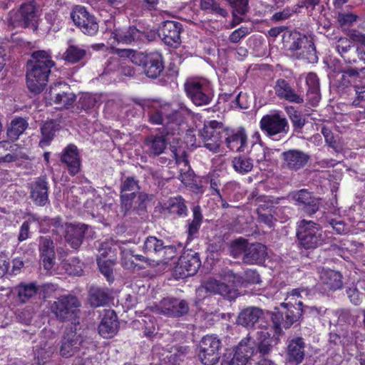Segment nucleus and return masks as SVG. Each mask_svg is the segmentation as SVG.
<instances>
[{
    "label": "nucleus",
    "mask_w": 365,
    "mask_h": 365,
    "mask_svg": "<svg viewBox=\"0 0 365 365\" xmlns=\"http://www.w3.org/2000/svg\"><path fill=\"white\" fill-rule=\"evenodd\" d=\"M56 66L48 52L43 50L35 51L31 59L27 62L26 86L34 95L41 93L48 81L51 68Z\"/></svg>",
    "instance_id": "1"
},
{
    "label": "nucleus",
    "mask_w": 365,
    "mask_h": 365,
    "mask_svg": "<svg viewBox=\"0 0 365 365\" xmlns=\"http://www.w3.org/2000/svg\"><path fill=\"white\" fill-rule=\"evenodd\" d=\"M349 37H341L336 41V51L346 64L357 69H365V34L352 30Z\"/></svg>",
    "instance_id": "2"
},
{
    "label": "nucleus",
    "mask_w": 365,
    "mask_h": 365,
    "mask_svg": "<svg viewBox=\"0 0 365 365\" xmlns=\"http://www.w3.org/2000/svg\"><path fill=\"white\" fill-rule=\"evenodd\" d=\"M81 302L75 295H61L51 305V312L61 322H71L76 327L79 324Z\"/></svg>",
    "instance_id": "3"
},
{
    "label": "nucleus",
    "mask_w": 365,
    "mask_h": 365,
    "mask_svg": "<svg viewBox=\"0 0 365 365\" xmlns=\"http://www.w3.org/2000/svg\"><path fill=\"white\" fill-rule=\"evenodd\" d=\"M120 52L123 53L121 56H131L133 62L142 66L144 73L150 78H157L164 71V58L158 51L134 53L133 50L123 49Z\"/></svg>",
    "instance_id": "4"
},
{
    "label": "nucleus",
    "mask_w": 365,
    "mask_h": 365,
    "mask_svg": "<svg viewBox=\"0 0 365 365\" xmlns=\"http://www.w3.org/2000/svg\"><path fill=\"white\" fill-rule=\"evenodd\" d=\"M283 44L291 51H300L301 58L307 60L309 63H314L318 61L313 41L299 31H287L283 36Z\"/></svg>",
    "instance_id": "5"
},
{
    "label": "nucleus",
    "mask_w": 365,
    "mask_h": 365,
    "mask_svg": "<svg viewBox=\"0 0 365 365\" xmlns=\"http://www.w3.org/2000/svg\"><path fill=\"white\" fill-rule=\"evenodd\" d=\"M321 226L311 220L299 222L297 237L299 245L305 250L315 249L322 244Z\"/></svg>",
    "instance_id": "6"
},
{
    "label": "nucleus",
    "mask_w": 365,
    "mask_h": 365,
    "mask_svg": "<svg viewBox=\"0 0 365 365\" xmlns=\"http://www.w3.org/2000/svg\"><path fill=\"white\" fill-rule=\"evenodd\" d=\"M255 341L251 339L242 340L236 346L234 352L224 355L222 365H247L255 358Z\"/></svg>",
    "instance_id": "7"
},
{
    "label": "nucleus",
    "mask_w": 365,
    "mask_h": 365,
    "mask_svg": "<svg viewBox=\"0 0 365 365\" xmlns=\"http://www.w3.org/2000/svg\"><path fill=\"white\" fill-rule=\"evenodd\" d=\"M225 127L223 123L215 120L205 121L203 128L199 130L205 147L209 150L217 153L224 138Z\"/></svg>",
    "instance_id": "8"
},
{
    "label": "nucleus",
    "mask_w": 365,
    "mask_h": 365,
    "mask_svg": "<svg viewBox=\"0 0 365 365\" xmlns=\"http://www.w3.org/2000/svg\"><path fill=\"white\" fill-rule=\"evenodd\" d=\"M259 125L261 130L273 139L276 135L285 136L289 130L287 118L277 111L262 116Z\"/></svg>",
    "instance_id": "9"
},
{
    "label": "nucleus",
    "mask_w": 365,
    "mask_h": 365,
    "mask_svg": "<svg viewBox=\"0 0 365 365\" xmlns=\"http://www.w3.org/2000/svg\"><path fill=\"white\" fill-rule=\"evenodd\" d=\"M210 294H219L230 300L235 299L237 296V289L232 286L210 278L196 289L197 301H202Z\"/></svg>",
    "instance_id": "10"
},
{
    "label": "nucleus",
    "mask_w": 365,
    "mask_h": 365,
    "mask_svg": "<svg viewBox=\"0 0 365 365\" xmlns=\"http://www.w3.org/2000/svg\"><path fill=\"white\" fill-rule=\"evenodd\" d=\"M71 18L76 27L84 34L93 36L98 33L99 26L97 19L86 7L76 6L71 13Z\"/></svg>",
    "instance_id": "11"
},
{
    "label": "nucleus",
    "mask_w": 365,
    "mask_h": 365,
    "mask_svg": "<svg viewBox=\"0 0 365 365\" xmlns=\"http://www.w3.org/2000/svg\"><path fill=\"white\" fill-rule=\"evenodd\" d=\"M155 314L168 317H180L188 313L189 305L184 299L175 297H165L158 304L150 307Z\"/></svg>",
    "instance_id": "12"
},
{
    "label": "nucleus",
    "mask_w": 365,
    "mask_h": 365,
    "mask_svg": "<svg viewBox=\"0 0 365 365\" xmlns=\"http://www.w3.org/2000/svg\"><path fill=\"white\" fill-rule=\"evenodd\" d=\"M220 340L213 335H206L199 344L198 357L204 365H215L220 359Z\"/></svg>",
    "instance_id": "13"
},
{
    "label": "nucleus",
    "mask_w": 365,
    "mask_h": 365,
    "mask_svg": "<svg viewBox=\"0 0 365 365\" xmlns=\"http://www.w3.org/2000/svg\"><path fill=\"white\" fill-rule=\"evenodd\" d=\"M148 195L140 192L120 194V210L123 215H144L146 212Z\"/></svg>",
    "instance_id": "14"
},
{
    "label": "nucleus",
    "mask_w": 365,
    "mask_h": 365,
    "mask_svg": "<svg viewBox=\"0 0 365 365\" xmlns=\"http://www.w3.org/2000/svg\"><path fill=\"white\" fill-rule=\"evenodd\" d=\"M83 337L77 333L76 327L66 329L60 341V355L63 358L76 355L83 348Z\"/></svg>",
    "instance_id": "15"
},
{
    "label": "nucleus",
    "mask_w": 365,
    "mask_h": 365,
    "mask_svg": "<svg viewBox=\"0 0 365 365\" xmlns=\"http://www.w3.org/2000/svg\"><path fill=\"white\" fill-rule=\"evenodd\" d=\"M185 91L192 102L197 106L208 105L213 98V93L210 86L198 81L186 82Z\"/></svg>",
    "instance_id": "16"
},
{
    "label": "nucleus",
    "mask_w": 365,
    "mask_h": 365,
    "mask_svg": "<svg viewBox=\"0 0 365 365\" xmlns=\"http://www.w3.org/2000/svg\"><path fill=\"white\" fill-rule=\"evenodd\" d=\"M274 346V339L267 331L259 332L257 342H255V358L256 365H276L269 359Z\"/></svg>",
    "instance_id": "17"
},
{
    "label": "nucleus",
    "mask_w": 365,
    "mask_h": 365,
    "mask_svg": "<svg viewBox=\"0 0 365 365\" xmlns=\"http://www.w3.org/2000/svg\"><path fill=\"white\" fill-rule=\"evenodd\" d=\"M281 306L286 308L285 319L282 318V322L279 319L282 317V314L279 312L272 314V319L276 329H279L281 326L284 329H289L294 322L299 320L303 314V304L299 301L295 304L291 302L282 303Z\"/></svg>",
    "instance_id": "18"
},
{
    "label": "nucleus",
    "mask_w": 365,
    "mask_h": 365,
    "mask_svg": "<svg viewBox=\"0 0 365 365\" xmlns=\"http://www.w3.org/2000/svg\"><path fill=\"white\" fill-rule=\"evenodd\" d=\"M183 31L182 25L175 21H165L158 31V35L167 46L177 48L181 43L180 34Z\"/></svg>",
    "instance_id": "19"
},
{
    "label": "nucleus",
    "mask_w": 365,
    "mask_h": 365,
    "mask_svg": "<svg viewBox=\"0 0 365 365\" xmlns=\"http://www.w3.org/2000/svg\"><path fill=\"white\" fill-rule=\"evenodd\" d=\"M190 113V110L188 108L182 106H180L179 110H173L166 116L163 127L159 130H161L160 132L165 136L180 135L183 132L182 126L185 122L184 114Z\"/></svg>",
    "instance_id": "20"
},
{
    "label": "nucleus",
    "mask_w": 365,
    "mask_h": 365,
    "mask_svg": "<svg viewBox=\"0 0 365 365\" xmlns=\"http://www.w3.org/2000/svg\"><path fill=\"white\" fill-rule=\"evenodd\" d=\"M30 198L34 205L45 206L49 202V183L46 175L36 178L29 185Z\"/></svg>",
    "instance_id": "21"
},
{
    "label": "nucleus",
    "mask_w": 365,
    "mask_h": 365,
    "mask_svg": "<svg viewBox=\"0 0 365 365\" xmlns=\"http://www.w3.org/2000/svg\"><path fill=\"white\" fill-rule=\"evenodd\" d=\"M295 205L309 216L315 214L319 208L320 198L306 189H302L293 194Z\"/></svg>",
    "instance_id": "22"
},
{
    "label": "nucleus",
    "mask_w": 365,
    "mask_h": 365,
    "mask_svg": "<svg viewBox=\"0 0 365 365\" xmlns=\"http://www.w3.org/2000/svg\"><path fill=\"white\" fill-rule=\"evenodd\" d=\"M309 159L310 156L307 153L298 149H289L281 154L282 168L292 171L303 168Z\"/></svg>",
    "instance_id": "23"
},
{
    "label": "nucleus",
    "mask_w": 365,
    "mask_h": 365,
    "mask_svg": "<svg viewBox=\"0 0 365 365\" xmlns=\"http://www.w3.org/2000/svg\"><path fill=\"white\" fill-rule=\"evenodd\" d=\"M228 149L234 152H244L247 147V135L243 128H225L224 138Z\"/></svg>",
    "instance_id": "24"
},
{
    "label": "nucleus",
    "mask_w": 365,
    "mask_h": 365,
    "mask_svg": "<svg viewBox=\"0 0 365 365\" xmlns=\"http://www.w3.org/2000/svg\"><path fill=\"white\" fill-rule=\"evenodd\" d=\"M61 162L64 164L71 176L76 175L81 170V162L77 146L68 145L62 151Z\"/></svg>",
    "instance_id": "25"
},
{
    "label": "nucleus",
    "mask_w": 365,
    "mask_h": 365,
    "mask_svg": "<svg viewBox=\"0 0 365 365\" xmlns=\"http://www.w3.org/2000/svg\"><path fill=\"white\" fill-rule=\"evenodd\" d=\"M305 357V343L302 337H295L287 341L286 360L291 365H299Z\"/></svg>",
    "instance_id": "26"
},
{
    "label": "nucleus",
    "mask_w": 365,
    "mask_h": 365,
    "mask_svg": "<svg viewBox=\"0 0 365 365\" xmlns=\"http://www.w3.org/2000/svg\"><path fill=\"white\" fill-rule=\"evenodd\" d=\"M88 227L85 224L66 222L63 236L66 242L73 249H78L81 245Z\"/></svg>",
    "instance_id": "27"
},
{
    "label": "nucleus",
    "mask_w": 365,
    "mask_h": 365,
    "mask_svg": "<svg viewBox=\"0 0 365 365\" xmlns=\"http://www.w3.org/2000/svg\"><path fill=\"white\" fill-rule=\"evenodd\" d=\"M113 35L114 38L118 43L123 44L140 43L148 41V34L145 31L138 29L135 26H129L123 30H115Z\"/></svg>",
    "instance_id": "28"
},
{
    "label": "nucleus",
    "mask_w": 365,
    "mask_h": 365,
    "mask_svg": "<svg viewBox=\"0 0 365 365\" xmlns=\"http://www.w3.org/2000/svg\"><path fill=\"white\" fill-rule=\"evenodd\" d=\"M274 89L276 95L280 99L297 104H301L304 102L303 97L296 93L289 82L284 78H279L276 81Z\"/></svg>",
    "instance_id": "29"
},
{
    "label": "nucleus",
    "mask_w": 365,
    "mask_h": 365,
    "mask_svg": "<svg viewBox=\"0 0 365 365\" xmlns=\"http://www.w3.org/2000/svg\"><path fill=\"white\" fill-rule=\"evenodd\" d=\"M143 250L145 253L157 254L159 252L164 250L165 254H168V257H165V259H173L176 253V247L173 245H164V242L162 240L157 238L155 236H149L146 238L143 245Z\"/></svg>",
    "instance_id": "30"
},
{
    "label": "nucleus",
    "mask_w": 365,
    "mask_h": 365,
    "mask_svg": "<svg viewBox=\"0 0 365 365\" xmlns=\"http://www.w3.org/2000/svg\"><path fill=\"white\" fill-rule=\"evenodd\" d=\"M41 264L44 269L50 271L55 264L56 254L54 245L50 237H42L39 246Z\"/></svg>",
    "instance_id": "31"
},
{
    "label": "nucleus",
    "mask_w": 365,
    "mask_h": 365,
    "mask_svg": "<svg viewBox=\"0 0 365 365\" xmlns=\"http://www.w3.org/2000/svg\"><path fill=\"white\" fill-rule=\"evenodd\" d=\"M167 144L166 136L161 132L160 135H150L144 140L145 152L149 156H157L164 153Z\"/></svg>",
    "instance_id": "32"
},
{
    "label": "nucleus",
    "mask_w": 365,
    "mask_h": 365,
    "mask_svg": "<svg viewBox=\"0 0 365 365\" xmlns=\"http://www.w3.org/2000/svg\"><path fill=\"white\" fill-rule=\"evenodd\" d=\"M264 312L257 307L243 309L237 317V322L248 329L253 328L255 324L263 317Z\"/></svg>",
    "instance_id": "33"
},
{
    "label": "nucleus",
    "mask_w": 365,
    "mask_h": 365,
    "mask_svg": "<svg viewBox=\"0 0 365 365\" xmlns=\"http://www.w3.org/2000/svg\"><path fill=\"white\" fill-rule=\"evenodd\" d=\"M266 251V246L261 243L250 244L242 257L243 262L249 264H261L267 256Z\"/></svg>",
    "instance_id": "34"
},
{
    "label": "nucleus",
    "mask_w": 365,
    "mask_h": 365,
    "mask_svg": "<svg viewBox=\"0 0 365 365\" xmlns=\"http://www.w3.org/2000/svg\"><path fill=\"white\" fill-rule=\"evenodd\" d=\"M117 316L113 310L106 311L98 326V333L104 338H111L117 332Z\"/></svg>",
    "instance_id": "35"
},
{
    "label": "nucleus",
    "mask_w": 365,
    "mask_h": 365,
    "mask_svg": "<svg viewBox=\"0 0 365 365\" xmlns=\"http://www.w3.org/2000/svg\"><path fill=\"white\" fill-rule=\"evenodd\" d=\"M307 100L312 106L318 105L321 99L319 79L315 73L310 72L307 75Z\"/></svg>",
    "instance_id": "36"
},
{
    "label": "nucleus",
    "mask_w": 365,
    "mask_h": 365,
    "mask_svg": "<svg viewBox=\"0 0 365 365\" xmlns=\"http://www.w3.org/2000/svg\"><path fill=\"white\" fill-rule=\"evenodd\" d=\"M163 209L170 215L177 217H185L188 212L185 200L181 195L170 197L164 204Z\"/></svg>",
    "instance_id": "37"
},
{
    "label": "nucleus",
    "mask_w": 365,
    "mask_h": 365,
    "mask_svg": "<svg viewBox=\"0 0 365 365\" xmlns=\"http://www.w3.org/2000/svg\"><path fill=\"white\" fill-rule=\"evenodd\" d=\"M192 220H188L186 229L187 242L192 241L197 237L199 230L203 222V215L201 207L199 205H195L192 208Z\"/></svg>",
    "instance_id": "38"
},
{
    "label": "nucleus",
    "mask_w": 365,
    "mask_h": 365,
    "mask_svg": "<svg viewBox=\"0 0 365 365\" xmlns=\"http://www.w3.org/2000/svg\"><path fill=\"white\" fill-rule=\"evenodd\" d=\"M344 284L343 275H321L319 289L323 293L341 289Z\"/></svg>",
    "instance_id": "39"
},
{
    "label": "nucleus",
    "mask_w": 365,
    "mask_h": 365,
    "mask_svg": "<svg viewBox=\"0 0 365 365\" xmlns=\"http://www.w3.org/2000/svg\"><path fill=\"white\" fill-rule=\"evenodd\" d=\"M135 103L142 107L143 110L148 111V122L153 125H163L164 118L163 113L160 109L152 108L153 102L147 99H136Z\"/></svg>",
    "instance_id": "40"
},
{
    "label": "nucleus",
    "mask_w": 365,
    "mask_h": 365,
    "mask_svg": "<svg viewBox=\"0 0 365 365\" xmlns=\"http://www.w3.org/2000/svg\"><path fill=\"white\" fill-rule=\"evenodd\" d=\"M51 99L56 105H59V108H68L72 106L76 101V96L74 93L68 91H57L56 88H52L50 91Z\"/></svg>",
    "instance_id": "41"
},
{
    "label": "nucleus",
    "mask_w": 365,
    "mask_h": 365,
    "mask_svg": "<svg viewBox=\"0 0 365 365\" xmlns=\"http://www.w3.org/2000/svg\"><path fill=\"white\" fill-rule=\"evenodd\" d=\"M178 264L182 272L187 274H197L201 266V262L198 254H187L179 258Z\"/></svg>",
    "instance_id": "42"
},
{
    "label": "nucleus",
    "mask_w": 365,
    "mask_h": 365,
    "mask_svg": "<svg viewBox=\"0 0 365 365\" xmlns=\"http://www.w3.org/2000/svg\"><path fill=\"white\" fill-rule=\"evenodd\" d=\"M29 123L21 117H16L11 120L8 127L6 135L8 138L14 142L19 139L21 135L27 129Z\"/></svg>",
    "instance_id": "43"
},
{
    "label": "nucleus",
    "mask_w": 365,
    "mask_h": 365,
    "mask_svg": "<svg viewBox=\"0 0 365 365\" xmlns=\"http://www.w3.org/2000/svg\"><path fill=\"white\" fill-rule=\"evenodd\" d=\"M87 51L77 45L71 44L63 54V59L71 64L83 61L86 57Z\"/></svg>",
    "instance_id": "44"
},
{
    "label": "nucleus",
    "mask_w": 365,
    "mask_h": 365,
    "mask_svg": "<svg viewBox=\"0 0 365 365\" xmlns=\"http://www.w3.org/2000/svg\"><path fill=\"white\" fill-rule=\"evenodd\" d=\"M56 349L47 341L40 342L35 351L36 360L38 365H44L50 361Z\"/></svg>",
    "instance_id": "45"
},
{
    "label": "nucleus",
    "mask_w": 365,
    "mask_h": 365,
    "mask_svg": "<svg viewBox=\"0 0 365 365\" xmlns=\"http://www.w3.org/2000/svg\"><path fill=\"white\" fill-rule=\"evenodd\" d=\"M109 294L104 289L91 287L89 289L88 302L91 307L104 306L109 302Z\"/></svg>",
    "instance_id": "46"
},
{
    "label": "nucleus",
    "mask_w": 365,
    "mask_h": 365,
    "mask_svg": "<svg viewBox=\"0 0 365 365\" xmlns=\"http://www.w3.org/2000/svg\"><path fill=\"white\" fill-rule=\"evenodd\" d=\"M58 126L54 120L46 121L41 127V138L39 141L41 147L48 146L53 139Z\"/></svg>",
    "instance_id": "47"
},
{
    "label": "nucleus",
    "mask_w": 365,
    "mask_h": 365,
    "mask_svg": "<svg viewBox=\"0 0 365 365\" xmlns=\"http://www.w3.org/2000/svg\"><path fill=\"white\" fill-rule=\"evenodd\" d=\"M200 9L206 14L226 17L227 11L216 0H200Z\"/></svg>",
    "instance_id": "48"
},
{
    "label": "nucleus",
    "mask_w": 365,
    "mask_h": 365,
    "mask_svg": "<svg viewBox=\"0 0 365 365\" xmlns=\"http://www.w3.org/2000/svg\"><path fill=\"white\" fill-rule=\"evenodd\" d=\"M232 163L234 170L241 175L248 173L253 168L252 159L243 155L235 157Z\"/></svg>",
    "instance_id": "49"
},
{
    "label": "nucleus",
    "mask_w": 365,
    "mask_h": 365,
    "mask_svg": "<svg viewBox=\"0 0 365 365\" xmlns=\"http://www.w3.org/2000/svg\"><path fill=\"white\" fill-rule=\"evenodd\" d=\"M19 11L22 14L24 29L29 28L36 17V7L32 2L24 3L21 5Z\"/></svg>",
    "instance_id": "50"
},
{
    "label": "nucleus",
    "mask_w": 365,
    "mask_h": 365,
    "mask_svg": "<svg viewBox=\"0 0 365 365\" xmlns=\"http://www.w3.org/2000/svg\"><path fill=\"white\" fill-rule=\"evenodd\" d=\"M140 189L139 181L134 176H128L124 180H121L120 194L134 193L138 195Z\"/></svg>",
    "instance_id": "51"
},
{
    "label": "nucleus",
    "mask_w": 365,
    "mask_h": 365,
    "mask_svg": "<svg viewBox=\"0 0 365 365\" xmlns=\"http://www.w3.org/2000/svg\"><path fill=\"white\" fill-rule=\"evenodd\" d=\"M181 182L195 193H203L204 189L201 183H198L192 173L189 172L181 173L179 178Z\"/></svg>",
    "instance_id": "52"
},
{
    "label": "nucleus",
    "mask_w": 365,
    "mask_h": 365,
    "mask_svg": "<svg viewBox=\"0 0 365 365\" xmlns=\"http://www.w3.org/2000/svg\"><path fill=\"white\" fill-rule=\"evenodd\" d=\"M249 243L247 240L242 237H239L233 240L230 245V255L234 258H238L241 255H244L247 252Z\"/></svg>",
    "instance_id": "53"
},
{
    "label": "nucleus",
    "mask_w": 365,
    "mask_h": 365,
    "mask_svg": "<svg viewBox=\"0 0 365 365\" xmlns=\"http://www.w3.org/2000/svg\"><path fill=\"white\" fill-rule=\"evenodd\" d=\"M116 259V255L110 256L108 259H96L100 272L101 274H113Z\"/></svg>",
    "instance_id": "54"
},
{
    "label": "nucleus",
    "mask_w": 365,
    "mask_h": 365,
    "mask_svg": "<svg viewBox=\"0 0 365 365\" xmlns=\"http://www.w3.org/2000/svg\"><path fill=\"white\" fill-rule=\"evenodd\" d=\"M233 278V281L240 284L241 287H248L253 284H260L262 280L259 275H229Z\"/></svg>",
    "instance_id": "55"
},
{
    "label": "nucleus",
    "mask_w": 365,
    "mask_h": 365,
    "mask_svg": "<svg viewBox=\"0 0 365 365\" xmlns=\"http://www.w3.org/2000/svg\"><path fill=\"white\" fill-rule=\"evenodd\" d=\"M287 112L289 114L294 128L296 130L302 129L305 124V119L303 118L302 113L292 106L287 108Z\"/></svg>",
    "instance_id": "56"
},
{
    "label": "nucleus",
    "mask_w": 365,
    "mask_h": 365,
    "mask_svg": "<svg viewBox=\"0 0 365 365\" xmlns=\"http://www.w3.org/2000/svg\"><path fill=\"white\" fill-rule=\"evenodd\" d=\"M249 154L252 161L255 160L258 163L266 160V148L260 143L252 144Z\"/></svg>",
    "instance_id": "57"
},
{
    "label": "nucleus",
    "mask_w": 365,
    "mask_h": 365,
    "mask_svg": "<svg viewBox=\"0 0 365 365\" xmlns=\"http://www.w3.org/2000/svg\"><path fill=\"white\" fill-rule=\"evenodd\" d=\"M83 263L76 258L71 259L63 264L66 274H82Z\"/></svg>",
    "instance_id": "58"
},
{
    "label": "nucleus",
    "mask_w": 365,
    "mask_h": 365,
    "mask_svg": "<svg viewBox=\"0 0 365 365\" xmlns=\"http://www.w3.org/2000/svg\"><path fill=\"white\" fill-rule=\"evenodd\" d=\"M37 289L38 288L34 283L21 284L19 289V296L21 301L25 302L26 300L36 294Z\"/></svg>",
    "instance_id": "59"
},
{
    "label": "nucleus",
    "mask_w": 365,
    "mask_h": 365,
    "mask_svg": "<svg viewBox=\"0 0 365 365\" xmlns=\"http://www.w3.org/2000/svg\"><path fill=\"white\" fill-rule=\"evenodd\" d=\"M8 24L9 26L12 27V29L15 28H24V24L23 21L22 14H21L19 9L18 10H11L9 11L8 15Z\"/></svg>",
    "instance_id": "60"
},
{
    "label": "nucleus",
    "mask_w": 365,
    "mask_h": 365,
    "mask_svg": "<svg viewBox=\"0 0 365 365\" xmlns=\"http://www.w3.org/2000/svg\"><path fill=\"white\" fill-rule=\"evenodd\" d=\"M115 248H113L109 242H103L98 249V255L96 259H108L115 255Z\"/></svg>",
    "instance_id": "61"
},
{
    "label": "nucleus",
    "mask_w": 365,
    "mask_h": 365,
    "mask_svg": "<svg viewBox=\"0 0 365 365\" xmlns=\"http://www.w3.org/2000/svg\"><path fill=\"white\" fill-rule=\"evenodd\" d=\"M362 336L359 331H344L341 334L342 346H349L357 343V339Z\"/></svg>",
    "instance_id": "62"
},
{
    "label": "nucleus",
    "mask_w": 365,
    "mask_h": 365,
    "mask_svg": "<svg viewBox=\"0 0 365 365\" xmlns=\"http://www.w3.org/2000/svg\"><path fill=\"white\" fill-rule=\"evenodd\" d=\"M263 207H257V212L259 217V221L267 225L269 227H274V217L273 213L274 212L267 211V212H264Z\"/></svg>",
    "instance_id": "63"
},
{
    "label": "nucleus",
    "mask_w": 365,
    "mask_h": 365,
    "mask_svg": "<svg viewBox=\"0 0 365 365\" xmlns=\"http://www.w3.org/2000/svg\"><path fill=\"white\" fill-rule=\"evenodd\" d=\"M274 202L272 200L270 199V197L267 195H262L260 197H257V207H263L264 212L267 211L274 212Z\"/></svg>",
    "instance_id": "64"
}]
</instances>
